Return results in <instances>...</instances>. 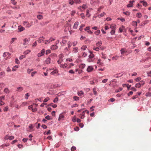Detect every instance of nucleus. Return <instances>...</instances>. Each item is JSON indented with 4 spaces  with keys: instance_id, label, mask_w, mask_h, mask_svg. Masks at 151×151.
<instances>
[{
    "instance_id": "obj_1",
    "label": "nucleus",
    "mask_w": 151,
    "mask_h": 151,
    "mask_svg": "<svg viewBox=\"0 0 151 151\" xmlns=\"http://www.w3.org/2000/svg\"><path fill=\"white\" fill-rule=\"evenodd\" d=\"M23 24H24V26L27 27H30L32 26V23H29L28 22L26 21H24Z\"/></svg>"
},
{
    "instance_id": "obj_2",
    "label": "nucleus",
    "mask_w": 151,
    "mask_h": 151,
    "mask_svg": "<svg viewBox=\"0 0 151 151\" xmlns=\"http://www.w3.org/2000/svg\"><path fill=\"white\" fill-rule=\"evenodd\" d=\"M14 139V137L13 136H9V135H7L5 136L4 139L5 140H7L9 139L10 140H12Z\"/></svg>"
},
{
    "instance_id": "obj_3",
    "label": "nucleus",
    "mask_w": 151,
    "mask_h": 151,
    "mask_svg": "<svg viewBox=\"0 0 151 151\" xmlns=\"http://www.w3.org/2000/svg\"><path fill=\"white\" fill-rule=\"evenodd\" d=\"M64 57L63 54H60L59 55V59L57 61V63H58V64H60L61 63L63 62V58Z\"/></svg>"
},
{
    "instance_id": "obj_4",
    "label": "nucleus",
    "mask_w": 151,
    "mask_h": 151,
    "mask_svg": "<svg viewBox=\"0 0 151 151\" xmlns=\"http://www.w3.org/2000/svg\"><path fill=\"white\" fill-rule=\"evenodd\" d=\"M45 51V50L44 49H42L41 50V52L38 54V55H37V56H38V57L42 56L44 55Z\"/></svg>"
},
{
    "instance_id": "obj_5",
    "label": "nucleus",
    "mask_w": 151,
    "mask_h": 151,
    "mask_svg": "<svg viewBox=\"0 0 151 151\" xmlns=\"http://www.w3.org/2000/svg\"><path fill=\"white\" fill-rule=\"evenodd\" d=\"M93 70V68L92 66H88L87 70L88 72H91Z\"/></svg>"
},
{
    "instance_id": "obj_6",
    "label": "nucleus",
    "mask_w": 151,
    "mask_h": 151,
    "mask_svg": "<svg viewBox=\"0 0 151 151\" xmlns=\"http://www.w3.org/2000/svg\"><path fill=\"white\" fill-rule=\"evenodd\" d=\"M10 55V54L9 52H4V54H3V57L4 58H5L8 56V57H9Z\"/></svg>"
},
{
    "instance_id": "obj_7",
    "label": "nucleus",
    "mask_w": 151,
    "mask_h": 151,
    "mask_svg": "<svg viewBox=\"0 0 151 151\" xmlns=\"http://www.w3.org/2000/svg\"><path fill=\"white\" fill-rule=\"evenodd\" d=\"M87 6L86 4H83L82 6H80L78 7V9L81 10V8H82L83 9H84L87 8Z\"/></svg>"
},
{
    "instance_id": "obj_8",
    "label": "nucleus",
    "mask_w": 151,
    "mask_h": 151,
    "mask_svg": "<svg viewBox=\"0 0 151 151\" xmlns=\"http://www.w3.org/2000/svg\"><path fill=\"white\" fill-rule=\"evenodd\" d=\"M45 38L43 37H42L39 38V40H38V42L39 43H41L42 42H44V40Z\"/></svg>"
},
{
    "instance_id": "obj_9",
    "label": "nucleus",
    "mask_w": 151,
    "mask_h": 151,
    "mask_svg": "<svg viewBox=\"0 0 151 151\" xmlns=\"http://www.w3.org/2000/svg\"><path fill=\"white\" fill-rule=\"evenodd\" d=\"M134 2V0L130 1H129V3H130V4H128L127 6L128 7H132L133 6L132 4Z\"/></svg>"
},
{
    "instance_id": "obj_10",
    "label": "nucleus",
    "mask_w": 151,
    "mask_h": 151,
    "mask_svg": "<svg viewBox=\"0 0 151 151\" xmlns=\"http://www.w3.org/2000/svg\"><path fill=\"white\" fill-rule=\"evenodd\" d=\"M29 39H27V38H25V39H24V44H23V45H27L28 42H29Z\"/></svg>"
},
{
    "instance_id": "obj_11",
    "label": "nucleus",
    "mask_w": 151,
    "mask_h": 151,
    "mask_svg": "<svg viewBox=\"0 0 151 151\" xmlns=\"http://www.w3.org/2000/svg\"><path fill=\"white\" fill-rule=\"evenodd\" d=\"M64 118V116L63 114H60L59 116V118L58 119V121H60L61 120H63Z\"/></svg>"
},
{
    "instance_id": "obj_12",
    "label": "nucleus",
    "mask_w": 151,
    "mask_h": 151,
    "mask_svg": "<svg viewBox=\"0 0 151 151\" xmlns=\"http://www.w3.org/2000/svg\"><path fill=\"white\" fill-rule=\"evenodd\" d=\"M23 88L22 87H19L17 88V91L21 92L23 90Z\"/></svg>"
},
{
    "instance_id": "obj_13",
    "label": "nucleus",
    "mask_w": 151,
    "mask_h": 151,
    "mask_svg": "<svg viewBox=\"0 0 151 151\" xmlns=\"http://www.w3.org/2000/svg\"><path fill=\"white\" fill-rule=\"evenodd\" d=\"M68 3L70 5H73V4L75 3V2L73 1V0H68Z\"/></svg>"
},
{
    "instance_id": "obj_14",
    "label": "nucleus",
    "mask_w": 151,
    "mask_h": 151,
    "mask_svg": "<svg viewBox=\"0 0 151 151\" xmlns=\"http://www.w3.org/2000/svg\"><path fill=\"white\" fill-rule=\"evenodd\" d=\"M58 71L57 70H54L51 72L50 73L51 75H55L58 73Z\"/></svg>"
},
{
    "instance_id": "obj_15",
    "label": "nucleus",
    "mask_w": 151,
    "mask_h": 151,
    "mask_svg": "<svg viewBox=\"0 0 151 151\" xmlns=\"http://www.w3.org/2000/svg\"><path fill=\"white\" fill-rule=\"evenodd\" d=\"M87 48V46L86 45H84L82 46L81 47V50L84 51Z\"/></svg>"
},
{
    "instance_id": "obj_16",
    "label": "nucleus",
    "mask_w": 151,
    "mask_h": 151,
    "mask_svg": "<svg viewBox=\"0 0 151 151\" xmlns=\"http://www.w3.org/2000/svg\"><path fill=\"white\" fill-rule=\"evenodd\" d=\"M60 67L62 68H65L68 67V65L66 64H61L60 65Z\"/></svg>"
},
{
    "instance_id": "obj_17",
    "label": "nucleus",
    "mask_w": 151,
    "mask_h": 151,
    "mask_svg": "<svg viewBox=\"0 0 151 151\" xmlns=\"http://www.w3.org/2000/svg\"><path fill=\"white\" fill-rule=\"evenodd\" d=\"M78 25V22H76L75 23L74 25H73V27L75 29H76Z\"/></svg>"
},
{
    "instance_id": "obj_18",
    "label": "nucleus",
    "mask_w": 151,
    "mask_h": 151,
    "mask_svg": "<svg viewBox=\"0 0 151 151\" xmlns=\"http://www.w3.org/2000/svg\"><path fill=\"white\" fill-rule=\"evenodd\" d=\"M58 48V46L56 45H53L51 47V49L52 50H55Z\"/></svg>"
},
{
    "instance_id": "obj_19",
    "label": "nucleus",
    "mask_w": 151,
    "mask_h": 151,
    "mask_svg": "<svg viewBox=\"0 0 151 151\" xmlns=\"http://www.w3.org/2000/svg\"><path fill=\"white\" fill-rule=\"evenodd\" d=\"M116 25L115 24H112L111 25L110 28L111 30H115Z\"/></svg>"
},
{
    "instance_id": "obj_20",
    "label": "nucleus",
    "mask_w": 151,
    "mask_h": 151,
    "mask_svg": "<svg viewBox=\"0 0 151 151\" xmlns=\"http://www.w3.org/2000/svg\"><path fill=\"white\" fill-rule=\"evenodd\" d=\"M17 39V38L15 37H14L13 38H12L10 41V44H12L13 43V42H14L15 40H16Z\"/></svg>"
},
{
    "instance_id": "obj_21",
    "label": "nucleus",
    "mask_w": 151,
    "mask_h": 151,
    "mask_svg": "<svg viewBox=\"0 0 151 151\" xmlns=\"http://www.w3.org/2000/svg\"><path fill=\"white\" fill-rule=\"evenodd\" d=\"M140 3L142 4L143 6H146L147 5V3L145 1H141Z\"/></svg>"
},
{
    "instance_id": "obj_22",
    "label": "nucleus",
    "mask_w": 151,
    "mask_h": 151,
    "mask_svg": "<svg viewBox=\"0 0 151 151\" xmlns=\"http://www.w3.org/2000/svg\"><path fill=\"white\" fill-rule=\"evenodd\" d=\"M50 61H51V59L49 58H47L45 62L47 64H49L50 63Z\"/></svg>"
},
{
    "instance_id": "obj_23",
    "label": "nucleus",
    "mask_w": 151,
    "mask_h": 151,
    "mask_svg": "<svg viewBox=\"0 0 151 151\" xmlns=\"http://www.w3.org/2000/svg\"><path fill=\"white\" fill-rule=\"evenodd\" d=\"M117 82V81H116V79H113V80H111V81L110 82L109 85H111V84H112V83H116Z\"/></svg>"
},
{
    "instance_id": "obj_24",
    "label": "nucleus",
    "mask_w": 151,
    "mask_h": 151,
    "mask_svg": "<svg viewBox=\"0 0 151 151\" xmlns=\"http://www.w3.org/2000/svg\"><path fill=\"white\" fill-rule=\"evenodd\" d=\"M18 29L19 30L20 32H22L24 30V28L22 27L19 26L18 27Z\"/></svg>"
},
{
    "instance_id": "obj_25",
    "label": "nucleus",
    "mask_w": 151,
    "mask_h": 151,
    "mask_svg": "<svg viewBox=\"0 0 151 151\" xmlns=\"http://www.w3.org/2000/svg\"><path fill=\"white\" fill-rule=\"evenodd\" d=\"M83 92L82 91H79L78 92V96H81L83 95Z\"/></svg>"
},
{
    "instance_id": "obj_26",
    "label": "nucleus",
    "mask_w": 151,
    "mask_h": 151,
    "mask_svg": "<svg viewBox=\"0 0 151 151\" xmlns=\"http://www.w3.org/2000/svg\"><path fill=\"white\" fill-rule=\"evenodd\" d=\"M85 114V113H84V111H83V113H82V114H80V115H81V116H80V117H81V119H83L84 117V115Z\"/></svg>"
},
{
    "instance_id": "obj_27",
    "label": "nucleus",
    "mask_w": 151,
    "mask_h": 151,
    "mask_svg": "<svg viewBox=\"0 0 151 151\" xmlns=\"http://www.w3.org/2000/svg\"><path fill=\"white\" fill-rule=\"evenodd\" d=\"M124 26H122L121 27H119V31L120 32H122L123 31V30H124Z\"/></svg>"
},
{
    "instance_id": "obj_28",
    "label": "nucleus",
    "mask_w": 151,
    "mask_h": 151,
    "mask_svg": "<svg viewBox=\"0 0 151 151\" xmlns=\"http://www.w3.org/2000/svg\"><path fill=\"white\" fill-rule=\"evenodd\" d=\"M85 67V64H82L79 66V68L81 69H83Z\"/></svg>"
},
{
    "instance_id": "obj_29",
    "label": "nucleus",
    "mask_w": 151,
    "mask_h": 151,
    "mask_svg": "<svg viewBox=\"0 0 151 151\" xmlns=\"http://www.w3.org/2000/svg\"><path fill=\"white\" fill-rule=\"evenodd\" d=\"M102 44V43L101 41H100L96 43V46L99 47H100Z\"/></svg>"
},
{
    "instance_id": "obj_30",
    "label": "nucleus",
    "mask_w": 151,
    "mask_h": 151,
    "mask_svg": "<svg viewBox=\"0 0 151 151\" xmlns=\"http://www.w3.org/2000/svg\"><path fill=\"white\" fill-rule=\"evenodd\" d=\"M5 76V72L3 71L0 73V78H1L3 76Z\"/></svg>"
},
{
    "instance_id": "obj_31",
    "label": "nucleus",
    "mask_w": 151,
    "mask_h": 151,
    "mask_svg": "<svg viewBox=\"0 0 151 151\" xmlns=\"http://www.w3.org/2000/svg\"><path fill=\"white\" fill-rule=\"evenodd\" d=\"M73 1L76 4H80L81 3V0H74Z\"/></svg>"
},
{
    "instance_id": "obj_32",
    "label": "nucleus",
    "mask_w": 151,
    "mask_h": 151,
    "mask_svg": "<svg viewBox=\"0 0 151 151\" xmlns=\"http://www.w3.org/2000/svg\"><path fill=\"white\" fill-rule=\"evenodd\" d=\"M73 51L75 53H77L78 52V49L77 47H75L73 49Z\"/></svg>"
},
{
    "instance_id": "obj_33",
    "label": "nucleus",
    "mask_w": 151,
    "mask_h": 151,
    "mask_svg": "<svg viewBox=\"0 0 151 151\" xmlns=\"http://www.w3.org/2000/svg\"><path fill=\"white\" fill-rule=\"evenodd\" d=\"M37 19H38L39 20H40L41 19H42L43 18V16L42 15H39L37 16Z\"/></svg>"
},
{
    "instance_id": "obj_34",
    "label": "nucleus",
    "mask_w": 151,
    "mask_h": 151,
    "mask_svg": "<svg viewBox=\"0 0 151 151\" xmlns=\"http://www.w3.org/2000/svg\"><path fill=\"white\" fill-rule=\"evenodd\" d=\"M100 31L99 30H98L96 31H95L94 32V34L96 35H98L100 34Z\"/></svg>"
},
{
    "instance_id": "obj_35",
    "label": "nucleus",
    "mask_w": 151,
    "mask_h": 151,
    "mask_svg": "<svg viewBox=\"0 0 151 151\" xmlns=\"http://www.w3.org/2000/svg\"><path fill=\"white\" fill-rule=\"evenodd\" d=\"M85 26V25L84 24H82L81 25V26H80L79 30L80 31H82V30L83 29V27Z\"/></svg>"
},
{
    "instance_id": "obj_36",
    "label": "nucleus",
    "mask_w": 151,
    "mask_h": 151,
    "mask_svg": "<svg viewBox=\"0 0 151 151\" xmlns=\"http://www.w3.org/2000/svg\"><path fill=\"white\" fill-rule=\"evenodd\" d=\"M76 72H78V73L81 74L82 72V70L77 69H76Z\"/></svg>"
},
{
    "instance_id": "obj_37",
    "label": "nucleus",
    "mask_w": 151,
    "mask_h": 151,
    "mask_svg": "<svg viewBox=\"0 0 151 151\" xmlns=\"http://www.w3.org/2000/svg\"><path fill=\"white\" fill-rule=\"evenodd\" d=\"M118 57V56H113V57H112V59L113 60H117Z\"/></svg>"
},
{
    "instance_id": "obj_38",
    "label": "nucleus",
    "mask_w": 151,
    "mask_h": 151,
    "mask_svg": "<svg viewBox=\"0 0 151 151\" xmlns=\"http://www.w3.org/2000/svg\"><path fill=\"white\" fill-rule=\"evenodd\" d=\"M123 14H124L127 16H129V14H130V12H129L127 11L123 12Z\"/></svg>"
},
{
    "instance_id": "obj_39",
    "label": "nucleus",
    "mask_w": 151,
    "mask_h": 151,
    "mask_svg": "<svg viewBox=\"0 0 151 151\" xmlns=\"http://www.w3.org/2000/svg\"><path fill=\"white\" fill-rule=\"evenodd\" d=\"M141 17V14L140 13H138L137 14V17L140 18Z\"/></svg>"
},
{
    "instance_id": "obj_40",
    "label": "nucleus",
    "mask_w": 151,
    "mask_h": 151,
    "mask_svg": "<svg viewBox=\"0 0 151 151\" xmlns=\"http://www.w3.org/2000/svg\"><path fill=\"white\" fill-rule=\"evenodd\" d=\"M93 49V50H96L97 51H99V47H94Z\"/></svg>"
},
{
    "instance_id": "obj_41",
    "label": "nucleus",
    "mask_w": 151,
    "mask_h": 151,
    "mask_svg": "<svg viewBox=\"0 0 151 151\" xmlns=\"http://www.w3.org/2000/svg\"><path fill=\"white\" fill-rule=\"evenodd\" d=\"M94 57V55L93 54H91L88 56L90 59H93Z\"/></svg>"
},
{
    "instance_id": "obj_42",
    "label": "nucleus",
    "mask_w": 151,
    "mask_h": 151,
    "mask_svg": "<svg viewBox=\"0 0 151 151\" xmlns=\"http://www.w3.org/2000/svg\"><path fill=\"white\" fill-rule=\"evenodd\" d=\"M110 33L111 35H114L115 34V30L111 29L110 32Z\"/></svg>"
},
{
    "instance_id": "obj_43",
    "label": "nucleus",
    "mask_w": 151,
    "mask_h": 151,
    "mask_svg": "<svg viewBox=\"0 0 151 151\" xmlns=\"http://www.w3.org/2000/svg\"><path fill=\"white\" fill-rule=\"evenodd\" d=\"M72 44L71 42L70 41H69L68 42V48L70 47L71 46Z\"/></svg>"
},
{
    "instance_id": "obj_44",
    "label": "nucleus",
    "mask_w": 151,
    "mask_h": 151,
    "mask_svg": "<svg viewBox=\"0 0 151 151\" xmlns=\"http://www.w3.org/2000/svg\"><path fill=\"white\" fill-rule=\"evenodd\" d=\"M132 25L134 26H137V22L135 21H133L132 22Z\"/></svg>"
},
{
    "instance_id": "obj_45",
    "label": "nucleus",
    "mask_w": 151,
    "mask_h": 151,
    "mask_svg": "<svg viewBox=\"0 0 151 151\" xmlns=\"http://www.w3.org/2000/svg\"><path fill=\"white\" fill-rule=\"evenodd\" d=\"M142 85H141V84H140L138 83H137L135 85V86L136 87V88H140V87H141V86H142Z\"/></svg>"
},
{
    "instance_id": "obj_46",
    "label": "nucleus",
    "mask_w": 151,
    "mask_h": 151,
    "mask_svg": "<svg viewBox=\"0 0 151 151\" xmlns=\"http://www.w3.org/2000/svg\"><path fill=\"white\" fill-rule=\"evenodd\" d=\"M93 93H94V94L95 95H96L97 94V92L96 91V89H95V88H93Z\"/></svg>"
},
{
    "instance_id": "obj_47",
    "label": "nucleus",
    "mask_w": 151,
    "mask_h": 151,
    "mask_svg": "<svg viewBox=\"0 0 151 151\" xmlns=\"http://www.w3.org/2000/svg\"><path fill=\"white\" fill-rule=\"evenodd\" d=\"M37 73V72L36 71H35L34 72H32L31 74V76L32 77H33L34 76V75L36 74V73Z\"/></svg>"
},
{
    "instance_id": "obj_48",
    "label": "nucleus",
    "mask_w": 151,
    "mask_h": 151,
    "mask_svg": "<svg viewBox=\"0 0 151 151\" xmlns=\"http://www.w3.org/2000/svg\"><path fill=\"white\" fill-rule=\"evenodd\" d=\"M4 92L5 93H7L9 92V90L8 88H5L4 90Z\"/></svg>"
},
{
    "instance_id": "obj_49",
    "label": "nucleus",
    "mask_w": 151,
    "mask_h": 151,
    "mask_svg": "<svg viewBox=\"0 0 151 151\" xmlns=\"http://www.w3.org/2000/svg\"><path fill=\"white\" fill-rule=\"evenodd\" d=\"M49 100V98L48 97H47L44 100H43V102H47Z\"/></svg>"
},
{
    "instance_id": "obj_50",
    "label": "nucleus",
    "mask_w": 151,
    "mask_h": 151,
    "mask_svg": "<svg viewBox=\"0 0 151 151\" xmlns=\"http://www.w3.org/2000/svg\"><path fill=\"white\" fill-rule=\"evenodd\" d=\"M121 53L122 54H123L125 53V50L124 49H122L121 50Z\"/></svg>"
},
{
    "instance_id": "obj_51",
    "label": "nucleus",
    "mask_w": 151,
    "mask_h": 151,
    "mask_svg": "<svg viewBox=\"0 0 151 151\" xmlns=\"http://www.w3.org/2000/svg\"><path fill=\"white\" fill-rule=\"evenodd\" d=\"M141 79V78H140V77H138L134 79V80H135V81L136 82H138Z\"/></svg>"
},
{
    "instance_id": "obj_52",
    "label": "nucleus",
    "mask_w": 151,
    "mask_h": 151,
    "mask_svg": "<svg viewBox=\"0 0 151 151\" xmlns=\"http://www.w3.org/2000/svg\"><path fill=\"white\" fill-rule=\"evenodd\" d=\"M105 14V13L104 12H103L101 13V14L99 15V17H103Z\"/></svg>"
},
{
    "instance_id": "obj_53",
    "label": "nucleus",
    "mask_w": 151,
    "mask_h": 151,
    "mask_svg": "<svg viewBox=\"0 0 151 151\" xmlns=\"http://www.w3.org/2000/svg\"><path fill=\"white\" fill-rule=\"evenodd\" d=\"M73 65L74 64H73L72 63H71L69 64V65L68 67V69L70 68H71V67L73 66Z\"/></svg>"
},
{
    "instance_id": "obj_54",
    "label": "nucleus",
    "mask_w": 151,
    "mask_h": 151,
    "mask_svg": "<svg viewBox=\"0 0 151 151\" xmlns=\"http://www.w3.org/2000/svg\"><path fill=\"white\" fill-rule=\"evenodd\" d=\"M87 54L84 52H83V55H82V56L83 57H85L86 56H87Z\"/></svg>"
},
{
    "instance_id": "obj_55",
    "label": "nucleus",
    "mask_w": 151,
    "mask_h": 151,
    "mask_svg": "<svg viewBox=\"0 0 151 151\" xmlns=\"http://www.w3.org/2000/svg\"><path fill=\"white\" fill-rule=\"evenodd\" d=\"M73 99H74V101H78L79 100V97L77 96H74Z\"/></svg>"
},
{
    "instance_id": "obj_56",
    "label": "nucleus",
    "mask_w": 151,
    "mask_h": 151,
    "mask_svg": "<svg viewBox=\"0 0 151 151\" xmlns=\"http://www.w3.org/2000/svg\"><path fill=\"white\" fill-rule=\"evenodd\" d=\"M25 99H27L28 98V97L29 96V93H26L25 94Z\"/></svg>"
},
{
    "instance_id": "obj_57",
    "label": "nucleus",
    "mask_w": 151,
    "mask_h": 151,
    "mask_svg": "<svg viewBox=\"0 0 151 151\" xmlns=\"http://www.w3.org/2000/svg\"><path fill=\"white\" fill-rule=\"evenodd\" d=\"M76 12L75 11H74V10L72 11V12H71V16H73V15H74L75 14H76Z\"/></svg>"
},
{
    "instance_id": "obj_58",
    "label": "nucleus",
    "mask_w": 151,
    "mask_h": 151,
    "mask_svg": "<svg viewBox=\"0 0 151 151\" xmlns=\"http://www.w3.org/2000/svg\"><path fill=\"white\" fill-rule=\"evenodd\" d=\"M80 16H81V17L82 19H84V17H85V16H84V14L83 13H81Z\"/></svg>"
},
{
    "instance_id": "obj_59",
    "label": "nucleus",
    "mask_w": 151,
    "mask_h": 151,
    "mask_svg": "<svg viewBox=\"0 0 151 151\" xmlns=\"http://www.w3.org/2000/svg\"><path fill=\"white\" fill-rule=\"evenodd\" d=\"M146 96H151V92H148L146 94Z\"/></svg>"
},
{
    "instance_id": "obj_60",
    "label": "nucleus",
    "mask_w": 151,
    "mask_h": 151,
    "mask_svg": "<svg viewBox=\"0 0 151 151\" xmlns=\"http://www.w3.org/2000/svg\"><path fill=\"white\" fill-rule=\"evenodd\" d=\"M122 90V88H118V89L116 90V92L117 93L119 92V91H121Z\"/></svg>"
},
{
    "instance_id": "obj_61",
    "label": "nucleus",
    "mask_w": 151,
    "mask_h": 151,
    "mask_svg": "<svg viewBox=\"0 0 151 151\" xmlns=\"http://www.w3.org/2000/svg\"><path fill=\"white\" fill-rule=\"evenodd\" d=\"M138 83L142 85H144V83H145V82L144 81H140L139 83Z\"/></svg>"
},
{
    "instance_id": "obj_62",
    "label": "nucleus",
    "mask_w": 151,
    "mask_h": 151,
    "mask_svg": "<svg viewBox=\"0 0 151 151\" xmlns=\"http://www.w3.org/2000/svg\"><path fill=\"white\" fill-rule=\"evenodd\" d=\"M118 19L120 20L122 22H124L125 21V19L123 18H118Z\"/></svg>"
},
{
    "instance_id": "obj_63",
    "label": "nucleus",
    "mask_w": 151,
    "mask_h": 151,
    "mask_svg": "<svg viewBox=\"0 0 151 151\" xmlns=\"http://www.w3.org/2000/svg\"><path fill=\"white\" fill-rule=\"evenodd\" d=\"M4 96L0 97V101H2L4 100Z\"/></svg>"
},
{
    "instance_id": "obj_64",
    "label": "nucleus",
    "mask_w": 151,
    "mask_h": 151,
    "mask_svg": "<svg viewBox=\"0 0 151 151\" xmlns=\"http://www.w3.org/2000/svg\"><path fill=\"white\" fill-rule=\"evenodd\" d=\"M147 76L151 77V71L148 72H147Z\"/></svg>"
}]
</instances>
